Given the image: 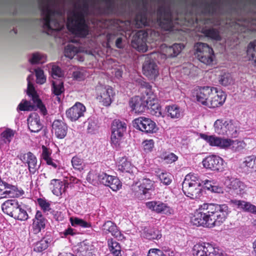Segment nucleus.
Masks as SVG:
<instances>
[{
	"label": "nucleus",
	"instance_id": "f257e3e1",
	"mask_svg": "<svg viewBox=\"0 0 256 256\" xmlns=\"http://www.w3.org/2000/svg\"><path fill=\"white\" fill-rule=\"evenodd\" d=\"M132 8H129L128 11L134 16L132 20L120 22L119 26L122 30L130 32L134 28L143 26L160 27L165 30H172L175 24H178V14L174 12L171 6L168 4H158L156 12L150 14L148 10V1H131Z\"/></svg>",
	"mask_w": 256,
	"mask_h": 256
},
{
	"label": "nucleus",
	"instance_id": "f03ea898",
	"mask_svg": "<svg viewBox=\"0 0 256 256\" xmlns=\"http://www.w3.org/2000/svg\"><path fill=\"white\" fill-rule=\"evenodd\" d=\"M74 8L68 14L66 26L68 30L74 36H70V41L72 43H79L80 38L86 37L89 34V28L86 24V16L94 14L90 6V1H75Z\"/></svg>",
	"mask_w": 256,
	"mask_h": 256
},
{
	"label": "nucleus",
	"instance_id": "7ed1b4c3",
	"mask_svg": "<svg viewBox=\"0 0 256 256\" xmlns=\"http://www.w3.org/2000/svg\"><path fill=\"white\" fill-rule=\"evenodd\" d=\"M230 212V209L226 204L204 203L196 210L191 218V222L197 226L212 228L220 226L225 221Z\"/></svg>",
	"mask_w": 256,
	"mask_h": 256
},
{
	"label": "nucleus",
	"instance_id": "20e7f679",
	"mask_svg": "<svg viewBox=\"0 0 256 256\" xmlns=\"http://www.w3.org/2000/svg\"><path fill=\"white\" fill-rule=\"evenodd\" d=\"M40 10L42 16V24L44 31L48 34L60 31L66 23L64 12L58 8L56 1H38Z\"/></svg>",
	"mask_w": 256,
	"mask_h": 256
},
{
	"label": "nucleus",
	"instance_id": "39448f33",
	"mask_svg": "<svg viewBox=\"0 0 256 256\" xmlns=\"http://www.w3.org/2000/svg\"><path fill=\"white\" fill-rule=\"evenodd\" d=\"M142 92L144 94L143 98L139 96L132 98L129 104L132 110L135 113L144 112L146 108L150 110L152 115L159 117L162 115L160 106L156 96L152 90L151 86L148 82L142 84Z\"/></svg>",
	"mask_w": 256,
	"mask_h": 256
},
{
	"label": "nucleus",
	"instance_id": "423d86ee",
	"mask_svg": "<svg viewBox=\"0 0 256 256\" xmlns=\"http://www.w3.org/2000/svg\"><path fill=\"white\" fill-rule=\"evenodd\" d=\"M195 2H202L200 4V6L197 8L196 10L197 12H200L204 16L203 19H201L200 16H196L197 22L198 20H202L204 24H220V16L222 14L223 10L220 4L217 2L218 1H210L211 2H208V1Z\"/></svg>",
	"mask_w": 256,
	"mask_h": 256
},
{
	"label": "nucleus",
	"instance_id": "0eeeda50",
	"mask_svg": "<svg viewBox=\"0 0 256 256\" xmlns=\"http://www.w3.org/2000/svg\"><path fill=\"white\" fill-rule=\"evenodd\" d=\"M209 180H202L197 174H188L182 183V190L184 194L192 199L200 198L202 195L201 186L208 184Z\"/></svg>",
	"mask_w": 256,
	"mask_h": 256
},
{
	"label": "nucleus",
	"instance_id": "6e6552de",
	"mask_svg": "<svg viewBox=\"0 0 256 256\" xmlns=\"http://www.w3.org/2000/svg\"><path fill=\"white\" fill-rule=\"evenodd\" d=\"M156 54L150 53L144 56L142 64L143 74L150 80H155L159 74V68L154 60Z\"/></svg>",
	"mask_w": 256,
	"mask_h": 256
},
{
	"label": "nucleus",
	"instance_id": "1a4fd4ad",
	"mask_svg": "<svg viewBox=\"0 0 256 256\" xmlns=\"http://www.w3.org/2000/svg\"><path fill=\"white\" fill-rule=\"evenodd\" d=\"M195 56L202 62L206 65L211 64L215 58L213 50L208 44L198 42L195 45Z\"/></svg>",
	"mask_w": 256,
	"mask_h": 256
},
{
	"label": "nucleus",
	"instance_id": "9d476101",
	"mask_svg": "<svg viewBox=\"0 0 256 256\" xmlns=\"http://www.w3.org/2000/svg\"><path fill=\"white\" fill-rule=\"evenodd\" d=\"M192 254L194 256H226L223 250L209 243L194 245Z\"/></svg>",
	"mask_w": 256,
	"mask_h": 256
},
{
	"label": "nucleus",
	"instance_id": "9b49d317",
	"mask_svg": "<svg viewBox=\"0 0 256 256\" xmlns=\"http://www.w3.org/2000/svg\"><path fill=\"white\" fill-rule=\"evenodd\" d=\"M132 189L138 196L150 198L154 190V182L148 178H144L133 185Z\"/></svg>",
	"mask_w": 256,
	"mask_h": 256
},
{
	"label": "nucleus",
	"instance_id": "f8f14e48",
	"mask_svg": "<svg viewBox=\"0 0 256 256\" xmlns=\"http://www.w3.org/2000/svg\"><path fill=\"white\" fill-rule=\"evenodd\" d=\"M134 126L145 133L152 134L158 130L156 123L151 119L140 116L133 121Z\"/></svg>",
	"mask_w": 256,
	"mask_h": 256
},
{
	"label": "nucleus",
	"instance_id": "ddd939ff",
	"mask_svg": "<svg viewBox=\"0 0 256 256\" xmlns=\"http://www.w3.org/2000/svg\"><path fill=\"white\" fill-rule=\"evenodd\" d=\"M114 96V90L110 86H100L97 88L96 98L104 106H109Z\"/></svg>",
	"mask_w": 256,
	"mask_h": 256
},
{
	"label": "nucleus",
	"instance_id": "4468645a",
	"mask_svg": "<svg viewBox=\"0 0 256 256\" xmlns=\"http://www.w3.org/2000/svg\"><path fill=\"white\" fill-rule=\"evenodd\" d=\"M148 36V32L144 30L138 31L133 36L132 40V47L138 51L146 52L147 50L146 42Z\"/></svg>",
	"mask_w": 256,
	"mask_h": 256
},
{
	"label": "nucleus",
	"instance_id": "2eb2a0df",
	"mask_svg": "<svg viewBox=\"0 0 256 256\" xmlns=\"http://www.w3.org/2000/svg\"><path fill=\"white\" fill-rule=\"evenodd\" d=\"M212 89L214 90L210 94L208 101L206 104L210 108H215L222 106L226 99V96L223 92L218 90L216 88L212 87Z\"/></svg>",
	"mask_w": 256,
	"mask_h": 256
},
{
	"label": "nucleus",
	"instance_id": "dca6fc26",
	"mask_svg": "<svg viewBox=\"0 0 256 256\" xmlns=\"http://www.w3.org/2000/svg\"><path fill=\"white\" fill-rule=\"evenodd\" d=\"M204 166L212 170L222 171L224 170V160L217 156H207L202 160Z\"/></svg>",
	"mask_w": 256,
	"mask_h": 256
},
{
	"label": "nucleus",
	"instance_id": "f3484780",
	"mask_svg": "<svg viewBox=\"0 0 256 256\" xmlns=\"http://www.w3.org/2000/svg\"><path fill=\"white\" fill-rule=\"evenodd\" d=\"M86 110L85 106L80 102H76L72 107L66 110V114L68 118L72 122L83 116Z\"/></svg>",
	"mask_w": 256,
	"mask_h": 256
},
{
	"label": "nucleus",
	"instance_id": "a211bd4d",
	"mask_svg": "<svg viewBox=\"0 0 256 256\" xmlns=\"http://www.w3.org/2000/svg\"><path fill=\"white\" fill-rule=\"evenodd\" d=\"M146 206L148 208L158 214L171 215L174 213L172 208L168 204L160 201L149 202L146 203Z\"/></svg>",
	"mask_w": 256,
	"mask_h": 256
},
{
	"label": "nucleus",
	"instance_id": "6ab92c4d",
	"mask_svg": "<svg viewBox=\"0 0 256 256\" xmlns=\"http://www.w3.org/2000/svg\"><path fill=\"white\" fill-rule=\"evenodd\" d=\"M20 159L28 164L30 172L34 174L38 170V160L36 157L31 152H28L20 156Z\"/></svg>",
	"mask_w": 256,
	"mask_h": 256
},
{
	"label": "nucleus",
	"instance_id": "aec40b11",
	"mask_svg": "<svg viewBox=\"0 0 256 256\" xmlns=\"http://www.w3.org/2000/svg\"><path fill=\"white\" fill-rule=\"evenodd\" d=\"M225 184L230 188L233 190L236 194H242L244 192L246 188V185L238 178L228 176Z\"/></svg>",
	"mask_w": 256,
	"mask_h": 256
},
{
	"label": "nucleus",
	"instance_id": "412c9836",
	"mask_svg": "<svg viewBox=\"0 0 256 256\" xmlns=\"http://www.w3.org/2000/svg\"><path fill=\"white\" fill-rule=\"evenodd\" d=\"M102 230L104 234H110L112 236L118 240H122L124 237L116 224L110 220H108L104 224Z\"/></svg>",
	"mask_w": 256,
	"mask_h": 256
},
{
	"label": "nucleus",
	"instance_id": "4be33fe9",
	"mask_svg": "<svg viewBox=\"0 0 256 256\" xmlns=\"http://www.w3.org/2000/svg\"><path fill=\"white\" fill-rule=\"evenodd\" d=\"M212 87L204 86L199 88L196 90V97L198 102L206 106L208 101L210 94H212Z\"/></svg>",
	"mask_w": 256,
	"mask_h": 256
},
{
	"label": "nucleus",
	"instance_id": "5701e85b",
	"mask_svg": "<svg viewBox=\"0 0 256 256\" xmlns=\"http://www.w3.org/2000/svg\"><path fill=\"white\" fill-rule=\"evenodd\" d=\"M162 46L163 52L167 57L169 58L176 56L184 48V44L177 43L168 46H166V44H164Z\"/></svg>",
	"mask_w": 256,
	"mask_h": 256
},
{
	"label": "nucleus",
	"instance_id": "b1692460",
	"mask_svg": "<svg viewBox=\"0 0 256 256\" xmlns=\"http://www.w3.org/2000/svg\"><path fill=\"white\" fill-rule=\"evenodd\" d=\"M52 130L58 138H64L66 135L68 126L66 123L60 120H55L52 125Z\"/></svg>",
	"mask_w": 256,
	"mask_h": 256
},
{
	"label": "nucleus",
	"instance_id": "393cba45",
	"mask_svg": "<svg viewBox=\"0 0 256 256\" xmlns=\"http://www.w3.org/2000/svg\"><path fill=\"white\" fill-rule=\"evenodd\" d=\"M4 188L2 195L4 198L18 197L24 194L22 190H18L16 186L9 184L4 181Z\"/></svg>",
	"mask_w": 256,
	"mask_h": 256
},
{
	"label": "nucleus",
	"instance_id": "a878e982",
	"mask_svg": "<svg viewBox=\"0 0 256 256\" xmlns=\"http://www.w3.org/2000/svg\"><path fill=\"white\" fill-rule=\"evenodd\" d=\"M27 121L28 128L31 132H38L42 130V126L37 114H31L28 118Z\"/></svg>",
	"mask_w": 256,
	"mask_h": 256
},
{
	"label": "nucleus",
	"instance_id": "bb28decb",
	"mask_svg": "<svg viewBox=\"0 0 256 256\" xmlns=\"http://www.w3.org/2000/svg\"><path fill=\"white\" fill-rule=\"evenodd\" d=\"M47 220L43 216L40 211H37L32 224V232L34 234L39 233L42 229H44Z\"/></svg>",
	"mask_w": 256,
	"mask_h": 256
},
{
	"label": "nucleus",
	"instance_id": "cd10ccee",
	"mask_svg": "<svg viewBox=\"0 0 256 256\" xmlns=\"http://www.w3.org/2000/svg\"><path fill=\"white\" fill-rule=\"evenodd\" d=\"M18 205L19 203L17 200H8L2 204V208L4 213L12 218L16 208H18Z\"/></svg>",
	"mask_w": 256,
	"mask_h": 256
},
{
	"label": "nucleus",
	"instance_id": "c85d7f7f",
	"mask_svg": "<svg viewBox=\"0 0 256 256\" xmlns=\"http://www.w3.org/2000/svg\"><path fill=\"white\" fill-rule=\"evenodd\" d=\"M16 132L15 130L6 128L0 134V148H6L5 145H8L14 137Z\"/></svg>",
	"mask_w": 256,
	"mask_h": 256
},
{
	"label": "nucleus",
	"instance_id": "c756f323",
	"mask_svg": "<svg viewBox=\"0 0 256 256\" xmlns=\"http://www.w3.org/2000/svg\"><path fill=\"white\" fill-rule=\"evenodd\" d=\"M66 186L65 183L60 180L53 179L50 181V188L56 196L62 195L65 192Z\"/></svg>",
	"mask_w": 256,
	"mask_h": 256
},
{
	"label": "nucleus",
	"instance_id": "7c9ffc66",
	"mask_svg": "<svg viewBox=\"0 0 256 256\" xmlns=\"http://www.w3.org/2000/svg\"><path fill=\"white\" fill-rule=\"evenodd\" d=\"M118 169L122 172L128 173L132 175L136 168L126 158H122L118 162Z\"/></svg>",
	"mask_w": 256,
	"mask_h": 256
},
{
	"label": "nucleus",
	"instance_id": "2f4dec72",
	"mask_svg": "<svg viewBox=\"0 0 256 256\" xmlns=\"http://www.w3.org/2000/svg\"><path fill=\"white\" fill-rule=\"evenodd\" d=\"M42 159L46 161L47 164L52 166L54 168H56L58 167L56 161L54 160L51 158L52 150L44 146H42Z\"/></svg>",
	"mask_w": 256,
	"mask_h": 256
},
{
	"label": "nucleus",
	"instance_id": "473e14b6",
	"mask_svg": "<svg viewBox=\"0 0 256 256\" xmlns=\"http://www.w3.org/2000/svg\"><path fill=\"white\" fill-rule=\"evenodd\" d=\"M165 110L167 116L172 118H180L182 116V112L180 108L176 105L166 106Z\"/></svg>",
	"mask_w": 256,
	"mask_h": 256
},
{
	"label": "nucleus",
	"instance_id": "72a5a7b5",
	"mask_svg": "<svg viewBox=\"0 0 256 256\" xmlns=\"http://www.w3.org/2000/svg\"><path fill=\"white\" fill-rule=\"evenodd\" d=\"M142 235L144 237L148 240H158L162 237L160 232L154 228H145Z\"/></svg>",
	"mask_w": 256,
	"mask_h": 256
},
{
	"label": "nucleus",
	"instance_id": "f704fd0d",
	"mask_svg": "<svg viewBox=\"0 0 256 256\" xmlns=\"http://www.w3.org/2000/svg\"><path fill=\"white\" fill-rule=\"evenodd\" d=\"M52 84V94L56 96L57 100L60 102L64 90L63 83L60 81H54Z\"/></svg>",
	"mask_w": 256,
	"mask_h": 256
},
{
	"label": "nucleus",
	"instance_id": "c9c22d12",
	"mask_svg": "<svg viewBox=\"0 0 256 256\" xmlns=\"http://www.w3.org/2000/svg\"><path fill=\"white\" fill-rule=\"evenodd\" d=\"M126 124L124 122L119 120H114L112 125V132L124 135L126 131Z\"/></svg>",
	"mask_w": 256,
	"mask_h": 256
},
{
	"label": "nucleus",
	"instance_id": "e433bc0d",
	"mask_svg": "<svg viewBox=\"0 0 256 256\" xmlns=\"http://www.w3.org/2000/svg\"><path fill=\"white\" fill-rule=\"evenodd\" d=\"M244 166L248 171H256V156H247L243 162Z\"/></svg>",
	"mask_w": 256,
	"mask_h": 256
},
{
	"label": "nucleus",
	"instance_id": "4c0bfd02",
	"mask_svg": "<svg viewBox=\"0 0 256 256\" xmlns=\"http://www.w3.org/2000/svg\"><path fill=\"white\" fill-rule=\"evenodd\" d=\"M219 84L224 86H228L234 83V80L229 72H222L218 77Z\"/></svg>",
	"mask_w": 256,
	"mask_h": 256
},
{
	"label": "nucleus",
	"instance_id": "58836bf2",
	"mask_svg": "<svg viewBox=\"0 0 256 256\" xmlns=\"http://www.w3.org/2000/svg\"><path fill=\"white\" fill-rule=\"evenodd\" d=\"M247 54L250 60H252L256 66V40L250 42L247 48Z\"/></svg>",
	"mask_w": 256,
	"mask_h": 256
},
{
	"label": "nucleus",
	"instance_id": "ea45409f",
	"mask_svg": "<svg viewBox=\"0 0 256 256\" xmlns=\"http://www.w3.org/2000/svg\"><path fill=\"white\" fill-rule=\"evenodd\" d=\"M12 218L20 221H24L28 219V215L26 210L19 204L18 208H16Z\"/></svg>",
	"mask_w": 256,
	"mask_h": 256
},
{
	"label": "nucleus",
	"instance_id": "a19ab883",
	"mask_svg": "<svg viewBox=\"0 0 256 256\" xmlns=\"http://www.w3.org/2000/svg\"><path fill=\"white\" fill-rule=\"evenodd\" d=\"M226 120L222 119L217 120L214 124V131L219 134L224 135L226 134Z\"/></svg>",
	"mask_w": 256,
	"mask_h": 256
},
{
	"label": "nucleus",
	"instance_id": "79ce46f5",
	"mask_svg": "<svg viewBox=\"0 0 256 256\" xmlns=\"http://www.w3.org/2000/svg\"><path fill=\"white\" fill-rule=\"evenodd\" d=\"M225 124L226 130V134H225L236 136L238 130L236 123L232 120H226Z\"/></svg>",
	"mask_w": 256,
	"mask_h": 256
},
{
	"label": "nucleus",
	"instance_id": "37998d69",
	"mask_svg": "<svg viewBox=\"0 0 256 256\" xmlns=\"http://www.w3.org/2000/svg\"><path fill=\"white\" fill-rule=\"evenodd\" d=\"M16 110L18 111H30L36 110V106L34 104H32L30 102L22 100L18 105Z\"/></svg>",
	"mask_w": 256,
	"mask_h": 256
},
{
	"label": "nucleus",
	"instance_id": "c03bdc74",
	"mask_svg": "<svg viewBox=\"0 0 256 256\" xmlns=\"http://www.w3.org/2000/svg\"><path fill=\"white\" fill-rule=\"evenodd\" d=\"M103 2L100 4V6H104L106 8L104 10H99L100 13L109 14L114 12V1H102Z\"/></svg>",
	"mask_w": 256,
	"mask_h": 256
},
{
	"label": "nucleus",
	"instance_id": "a18cd8bd",
	"mask_svg": "<svg viewBox=\"0 0 256 256\" xmlns=\"http://www.w3.org/2000/svg\"><path fill=\"white\" fill-rule=\"evenodd\" d=\"M30 96L32 98L33 103L36 106V110L37 108H38L43 115L46 114V107L42 104L40 99L38 98L37 94H33Z\"/></svg>",
	"mask_w": 256,
	"mask_h": 256
},
{
	"label": "nucleus",
	"instance_id": "49530a36",
	"mask_svg": "<svg viewBox=\"0 0 256 256\" xmlns=\"http://www.w3.org/2000/svg\"><path fill=\"white\" fill-rule=\"evenodd\" d=\"M108 244L110 250L114 254L121 252V247L120 244L113 239H108Z\"/></svg>",
	"mask_w": 256,
	"mask_h": 256
},
{
	"label": "nucleus",
	"instance_id": "de8ad7c7",
	"mask_svg": "<svg viewBox=\"0 0 256 256\" xmlns=\"http://www.w3.org/2000/svg\"><path fill=\"white\" fill-rule=\"evenodd\" d=\"M202 138L205 140L210 146H218L219 137L215 136H208L206 134H200Z\"/></svg>",
	"mask_w": 256,
	"mask_h": 256
},
{
	"label": "nucleus",
	"instance_id": "09e8293b",
	"mask_svg": "<svg viewBox=\"0 0 256 256\" xmlns=\"http://www.w3.org/2000/svg\"><path fill=\"white\" fill-rule=\"evenodd\" d=\"M79 51L78 46L73 44H68L64 50V55L66 56L72 58Z\"/></svg>",
	"mask_w": 256,
	"mask_h": 256
},
{
	"label": "nucleus",
	"instance_id": "8fccbe9b",
	"mask_svg": "<svg viewBox=\"0 0 256 256\" xmlns=\"http://www.w3.org/2000/svg\"><path fill=\"white\" fill-rule=\"evenodd\" d=\"M46 60V56L38 52L34 53L29 61L32 64H42Z\"/></svg>",
	"mask_w": 256,
	"mask_h": 256
},
{
	"label": "nucleus",
	"instance_id": "3c124183",
	"mask_svg": "<svg viewBox=\"0 0 256 256\" xmlns=\"http://www.w3.org/2000/svg\"><path fill=\"white\" fill-rule=\"evenodd\" d=\"M204 34L208 37L215 40H220L221 38L219 32L215 28H208L204 30Z\"/></svg>",
	"mask_w": 256,
	"mask_h": 256
},
{
	"label": "nucleus",
	"instance_id": "603ef678",
	"mask_svg": "<svg viewBox=\"0 0 256 256\" xmlns=\"http://www.w3.org/2000/svg\"><path fill=\"white\" fill-rule=\"evenodd\" d=\"M72 166L75 170L79 171L82 170L84 168V163L83 160L78 156H74L71 160Z\"/></svg>",
	"mask_w": 256,
	"mask_h": 256
},
{
	"label": "nucleus",
	"instance_id": "864d4df0",
	"mask_svg": "<svg viewBox=\"0 0 256 256\" xmlns=\"http://www.w3.org/2000/svg\"><path fill=\"white\" fill-rule=\"evenodd\" d=\"M106 186H109L113 191H117L121 188L122 184L118 178L112 176L111 180H110Z\"/></svg>",
	"mask_w": 256,
	"mask_h": 256
},
{
	"label": "nucleus",
	"instance_id": "5fc2aeb1",
	"mask_svg": "<svg viewBox=\"0 0 256 256\" xmlns=\"http://www.w3.org/2000/svg\"><path fill=\"white\" fill-rule=\"evenodd\" d=\"M96 176L100 182L106 186L108 182H110V180H111L112 178V176L108 175L103 172H100L96 174Z\"/></svg>",
	"mask_w": 256,
	"mask_h": 256
},
{
	"label": "nucleus",
	"instance_id": "6e6d98bb",
	"mask_svg": "<svg viewBox=\"0 0 256 256\" xmlns=\"http://www.w3.org/2000/svg\"><path fill=\"white\" fill-rule=\"evenodd\" d=\"M87 123V130L88 132L90 134L95 133L98 128L97 120L92 118H90L88 119Z\"/></svg>",
	"mask_w": 256,
	"mask_h": 256
},
{
	"label": "nucleus",
	"instance_id": "4d7b16f0",
	"mask_svg": "<svg viewBox=\"0 0 256 256\" xmlns=\"http://www.w3.org/2000/svg\"><path fill=\"white\" fill-rule=\"evenodd\" d=\"M244 143L242 142L238 141L237 140H230V142L228 148L234 152H238L244 148Z\"/></svg>",
	"mask_w": 256,
	"mask_h": 256
},
{
	"label": "nucleus",
	"instance_id": "13d9d810",
	"mask_svg": "<svg viewBox=\"0 0 256 256\" xmlns=\"http://www.w3.org/2000/svg\"><path fill=\"white\" fill-rule=\"evenodd\" d=\"M70 221L72 226H79L84 228L90 226V224L89 223L78 218H70Z\"/></svg>",
	"mask_w": 256,
	"mask_h": 256
},
{
	"label": "nucleus",
	"instance_id": "bf43d9fd",
	"mask_svg": "<svg viewBox=\"0 0 256 256\" xmlns=\"http://www.w3.org/2000/svg\"><path fill=\"white\" fill-rule=\"evenodd\" d=\"M48 240L42 239L36 244L34 250L36 252H41L48 248Z\"/></svg>",
	"mask_w": 256,
	"mask_h": 256
},
{
	"label": "nucleus",
	"instance_id": "052dcab7",
	"mask_svg": "<svg viewBox=\"0 0 256 256\" xmlns=\"http://www.w3.org/2000/svg\"><path fill=\"white\" fill-rule=\"evenodd\" d=\"M162 158L166 164H170L176 161L178 159V156L172 152H166L162 155Z\"/></svg>",
	"mask_w": 256,
	"mask_h": 256
},
{
	"label": "nucleus",
	"instance_id": "680f3d73",
	"mask_svg": "<svg viewBox=\"0 0 256 256\" xmlns=\"http://www.w3.org/2000/svg\"><path fill=\"white\" fill-rule=\"evenodd\" d=\"M33 79H34V74H30L27 78L28 88H27L26 92H27V94L29 96H31L33 94H36V92L34 90V86H33V84L32 82V80H33Z\"/></svg>",
	"mask_w": 256,
	"mask_h": 256
},
{
	"label": "nucleus",
	"instance_id": "e2e57ef3",
	"mask_svg": "<svg viewBox=\"0 0 256 256\" xmlns=\"http://www.w3.org/2000/svg\"><path fill=\"white\" fill-rule=\"evenodd\" d=\"M36 77V82L40 84H43L46 80L44 72L40 68H38L34 70Z\"/></svg>",
	"mask_w": 256,
	"mask_h": 256
},
{
	"label": "nucleus",
	"instance_id": "0e129e2a",
	"mask_svg": "<svg viewBox=\"0 0 256 256\" xmlns=\"http://www.w3.org/2000/svg\"><path fill=\"white\" fill-rule=\"evenodd\" d=\"M90 246L86 244L85 242H83L81 244L80 247V252L82 256H90L92 254L91 249L90 248Z\"/></svg>",
	"mask_w": 256,
	"mask_h": 256
},
{
	"label": "nucleus",
	"instance_id": "69168bd1",
	"mask_svg": "<svg viewBox=\"0 0 256 256\" xmlns=\"http://www.w3.org/2000/svg\"><path fill=\"white\" fill-rule=\"evenodd\" d=\"M123 135L120 134H116V133L112 132L111 136V142L112 145L117 148L120 146V142Z\"/></svg>",
	"mask_w": 256,
	"mask_h": 256
},
{
	"label": "nucleus",
	"instance_id": "338daca9",
	"mask_svg": "<svg viewBox=\"0 0 256 256\" xmlns=\"http://www.w3.org/2000/svg\"><path fill=\"white\" fill-rule=\"evenodd\" d=\"M208 184H205L206 186L209 190H210L212 192L218 194H222L224 192V190L222 187L219 186H214L212 185V183L213 184L214 182L209 180Z\"/></svg>",
	"mask_w": 256,
	"mask_h": 256
},
{
	"label": "nucleus",
	"instance_id": "774afa93",
	"mask_svg": "<svg viewBox=\"0 0 256 256\" xmlns=\"http://www.w3.org/2000/svg\"><path fill=\"white\" fill-rule=\"evenodd\" d=\"M52 76L54 78H60L64 76V73L58 66L53 65L51 70Z\"/></svg>",
	"mask_w": 256,
	"mask_h": 256
}]
</instances>
